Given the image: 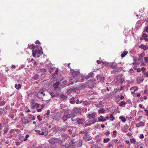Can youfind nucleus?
Instances as JSON below:
<instances>
[{"label": "nucleus", "instance_id": "72a5a7b5", "mask_svg": "<svg viewBox=\"0 0 148 148\" xmlns=\"http://www.w3.org/2000/svg\"><path fill=\"white\" fill-rule=\"evenodd\" d=\"M143 74L145 77H148V71L144 72Z\"/></svg>", "mask_w": 148, "mask_h": 148}, {"label": "nucleus", "instance_id": "5fc2aeb1", "mask_svg": "<svg viewBox=\"0 0 148 148\" xmlns=\"http://www.w3.org/2000/svg\"><path fill=\"white\" fill-rule=\"evenodd\" d=\"M116 130H114L113 132V134L115 136L116 135Z\"/></svg>", "mask_w": 148, "mask_h": 148}, {"label": "nucleus", "instance_id": "c85d7f7f", "mask_svg": "<svg viewBox=\"0 0 148 148\" xmlns=\"http://www.w3.org/2000/svg\"><path fill=\"white\" fill-rule=\"evenodd\" d=\"M105 110L103 108H100L98 111V112L100 113H104L105 112Z\"/></svg>", "mask_w": 148, "mask_h": 148}, {"label": "nucleus", "instance_id": "1a4fd4ad", "mask_svg": "<svg viewBox=\"0 0 148 148\" xmlns=\"http://www.w3.org/2000/svg\"><path fill=\"white\" fill-rule=\"evenodd\" d=\"M128 128V125H126L122 127L121 130L122 132L126 133L127 132Z\"/></svg>", "mask_w": 148, "mask_h": 148}, {"label": "nucleus", "instance_id": "2f4dec72", "mask_svg": "<svg viewBox=\"0 0 148 148\" xmlns=\"http://www.w3.org/2000/svg\"><path fill=\"white\" fill-rule=\"evenodd\" d=\"M130 142L132 144H135V142H136V140L134 138H133L130 139Z\"/></svg>", "mask_w": 148, "mask_h": 148}, {"label": "nucleus", "instance_id": "774afa93", "mask_svg": "<svg viewBox=\"0 0 148 148\" xmlns=\"http://www.w3.org/2000/svg\"><path fill=\"white\" fill-rule=\"evenodd\" d=\"M50 95H51V96L53 97H54L55 96V95H54V94L53 93V92H51L50 93Z\"/></svg>", "mask_w": 148, "mask_h": 148}, {"label": "nucleus", "instance_id": "4468645a", "mask_svg": "<svg viewBox=\"0 0 148 148\" xmlns=\"http://www.w3.org/2000/svg\"><path fill=\"white\" fill-rule=\"evenodd\" d=\"M40 95H42L44 96L45 95V93L43 92L42 91H40L38 92L37 94V97L38 98H40Z\"/></svg>", "mask_w": 148, "mask_h": 148}, {"label": "nucleus", "instance_id": "c756f323", "mask_svg": "<svg viewBox=\"0 0 148 148\" xmlns=\"http://www.w3.org/2000/svg\"><path fill=\"white\" fill-rule=\"evenodd\" d=\"M88 133V132L86 131H81L79 132V134H84V135H86Z\"/></svg>", "mask_w": 148, "mask_h": 148}, {"label": "nucleus", "instance_id": "37998d69", "mask_svg": "<svg viewBox=\"0 0 148 148\" xmlns=\"http://www.w3.org/2000/svg\"><path fill=\"white\" fill-rule=\"evenodd\" d=\"M146 68L145 67H142L141 68V70L143 71V73L144 72H145V71L146 70Z\"/></svg>", "mask_w": 148, "mask_h": 148}, {"label": "nucleus", "instance_id": "4c0bfd02", "mask_svg": "<svg viewBox=\"0 0 148 148\" xmlns=\"http://www.w3.org/2000/svg\"><path fill=\"white\" fill-rule=\"evenodd\" d=\"M77 142V141L75 139H73L71 142V144H74L76 143Z\"/></svg>", "mask_w": 148, "mask_h": 148}, {"label": "nucleus", "instance_id": "680f3d73", "mask_svg": "<svg viewBox=\"0 0 148 148\" xmlns=\"http://www.w3.org/2000/svg\"><path fill=\"white\" fill-rule=\"evenodd\" d=\"M97 63L98 64H101V63H102V62L100 61V60H97Z\"/></svg>", "mask_w": 148, "mask_h": 148}, {"label": "nucleus", "instance_id": "f257e3e1", "mask_svg": "<svg viewBox=\"0 0 148 148\" xmlns=\"http://www.w3.org/2000/svg\"><path fill=\"white\" fill-rule=\"evenodd\" d=\"M31 45L32 47H30L29 48L33 49L32 52L33 57H35L36 56L37 58H38L40 55L42 54L43 52L41 50L42 48L40 47V45H36V46L33 44Z\"/></svg>", "mask_w": 148, "mask_h": 148}, {"label": "nucleus", "instance_id": "603ef678", "mask_svg": "<svg viewBox=\"0 0 148 148\" xmlns=\"http://www.w3.org/2000/svg\"><path fill=\"white\" fill-rule=\"evenodd\" d=\"M145 111L146 112V114H145L146 116H148V111L147 110V108L145 109Z\"/></svg>", "mask_w": 148, "mask_h": 148}, {"label": "nucleus", "instance_id": "4be33fe9", "mask_svg": "<svg viewBox=\"0 0 148 148\" xmlns=\"http://www.w3.org/2000/svg\"><path fill=\"white\" fill-rule=\"evenodd\" d=\"M138 89V87L136 86H134L133 87L131 88L130 90H134L133 92H134L136 91H137Z\"/></svg>", "mask_w": 148, "mask_h": 148}, {"label": "nucleus", "instance_id": "9b49d317", "mask_svg": "<svg viewBox=\"0 0 148 148\" xmlns=\"http://www.w3.org/2000/svg\"><path fill=\"white\" fill-rule=\"evenodd\" d=\"M145 55V53L144 52H142L139 55L138 60L140 62H141L143 60V58Z\"/></svg>", "mask_w": 148, "mask_h": 148}, {"label": "nucleus", "instance_id": "3c124183", "mask_svg": "<svg viewBox=\"0 0 148 148\" xmlns=\"http://www.w3.org/2000/svg\"><path fill=\"white\" fill-rule=\"evenodd\" d=\"M139 137L140 139L143 138L144 137V136L143 134H140V136H139Z\"/></svg>", "mask_w": 148, "mask_h": 148}, {"label": "nucleus", "instance_id": "cd10ccee", "mask_svg": "<svg viewBox=\"0 0 148 148\" xmlns=\"http://www.w3.org/2000/svg\"><path fill=\"white\" fill-rule=\"evenodd\" d=\"M71 119L72 121H77V118H75V115H71Z\"/></svg>", "mask_w": 148, "mask_h": 148}, {"label": "nucleus", "instance_id": "49530a36", "mask_svg": "<svg viewBox=\"0 0 148 148\" xmlns=\"http://www.w3.org/2000/svg\"><path fill=\"white\" fill-rule=\"evenodd\" d=\"M144 32H147L148 33V26H147L145 28Z\"/></svg>", "mask_w": 148, "mask_h": 148}, {"label": "nucleus", "instance_id": "58836bf2", "mask_svg": "<svg viewBox=\"0 0 148 148\" xmlns=\"http://www.w3.org/2000/svg\"><path fill=\"white\" fill-rule=\"evenodd\" d=\"M142 36L143 38H146L148 37V35L147 34L143 33L142 34Z\"/></svg>", "mask_w": 148, "mask_h": 148}, {"label": "nucleus", "instance_id": "f704fd0d", "mask_svg": "<svg viewBox=\"0 0 148 148\" xmlns=\"http://www.w3.org/2000/svg\"><path fill=\"white\" fill-rule=\"evenodd\" d=\"M119 119H121L122 121L123 122H125L126 121L125 118L122 116L119 117Z\"/></svg>", "mask_w": 148, "mask_h": 148}, {"label": "nucleus", "instance_id": "f03ea898", "mask_svg": "<svg viewBox=\"0 0 148 148\" xmlns=\"http://www.w3.org/2000/svg\"><path fill=\"white\" fill-rule=\"evenodd\" d=\"M48 140L50 143L52 144H54L57 143L60 144L62 143V141L61 140L58 138H51Z\"/></svg>", "mask_w": 148, "mask_h": 148}, {"label": "nucleus", "instance_id": "de8ad7c7", "mask_svg": "<svg viewBox=\"0 0 148 148\" xmlns=\"http://www.w3.org/2000/svg\"><path fill=\"white\" fill-rule=\"evenodd\" d=\"M74 82L73 83L72 82V84H73L74 82H81V80H80V79L79 80V79H78L77 80L76 79L75 80V81L74 80Z\"/></svg>", "mask_w": 148, "mask_h": 148}, {"label": "nucleus", "instance_id": "e433bc0d", "mask_svg": "<svg viewBox=\"0 0 148 148\" xmlns=\"http://www.w3.org/2000/svg\"><path fill=\"white\" fill-rule=\"evenodd\" d=\"M46 70L45 69L42 68L40 69V71L41 72L44 73H45L46 72Z\"/></svg>", "mask_w": 148, "mask_h": 148}, {"label": "nucleus", "instance_id": "338daca9", "mask_svg": "<svg viewBox=\"0 0 148 148\" xmlns=\"http://www.w3.org/2000/svg\"><path fill=\"white\" fill-rule=\"evenodd\" d=\"M32 120H34L36 119L35 117L34 116L32 115Z\"/></svg>", "mask_w": 148, "mask_h": 148}, {"label": "nucleus", "instance_id": "6ab92c4d", "mask_svg": "<svg viewBox=\"0 0 148 148\" xmlns=\"http://www.w3.org/2000/svg\"><path fill=\"white\" fill-rule=\"evenodd\" d=\"M75 99L73 97H72L70 99V103L72 104H74L75 103Z\"/></svg>", "mask_w": 148, "mask_h": 148}, {"label": "nucleus", "instance_id": "a18cd8bd", "mask_svg": "<svg viewBox=\"0 0 148 148\" xmlns=\"http://www.w3.org/2000/svg\"><path fill=\"white\" fill-rule=\"evenodd\" d=\"M82 103V101H79L78 99H77L76 100V103L77 104H78L79 103Z\"/></svg>", "mask_w": 148, "mask_h": 148}, {"label": "nucleus", "instance_id": "0e129e2a", "mask_svg": "<svg viewBox=\"0 0 148 148\" xmlns=\"http://www.w3.org/2000/svg\"><path fill=\"white\" fill-rule=\"evenodd\" d=\"M128 136H130L132 135V134L131 133L128 132L126 134Z\"/></svg>", "mask_w": 148, "mask_h": 148}, {"label": "nucleus", "instance_id": "bb28decb", "mask_svg": "<svg viewBox=\"0 0 148 148\" xmlns=\"http://www.w3.org/2000/svg\"><path fill=\"white\" fill-rule=\"evenodd\" d=\"M114 145V143H109L108 144V145H107V147L108 148H110L112 147V148H113V145Z\"/></svg>", "mask_w": 148, "mask_h": 148}, {"label": "nucleus", "instance_id": "e2e57ef3", "mask_svg": "<svg viewBox=\"0 0 148 148\" xmlns=\"http://www.w3.org/2000/svg\"><path fill=\"white\" fill-rule=\"evenodd\" d=\"M50 113V110H48L47 111V112L46 114L47 115H49Z\"/></svg>", "mask_w": 148, "mask_h": 148}, {"label": "nucleus", "instance_id": "7c9ffc66", "mask_svg": "<svg viewBox=\"0 0 148 148\" xmlns=\"http://www.w3.org/2000/svg\"><path fill=\"white\" fill-rule=\"evenodd\" d=\"M39 75L38 74L35 75L32 77V78L34 80H37L38 79Z\"/></svg>", "mask_w": 148, "mask_h": 148}, {"label": "nucleus", "instance_id": "c03bdc74", "mask_svg": "<svg viewBox=\"0 0 148 148\" xmlns=\"http://www.w3.org/2000/svg\"><path fill=\"white\" fill-rule=\"evenodd\" d=\"M0 106H3L5 104V102L4 101H3L0 102Z\"/></svg>", "mask_w": 148, "mask_h": 148}, {"label": "nucleus", "instance_id": "ddd939ff", "mask_svg": "<svg viewBox=\"0 0 148 148\" xmlns=\"http://www.w3.org/2000/svg\"><path fill=\"white\" fill-rule=\"evenodd\" d=\"M74 111L76 113H79L81 112V109L75 107L73 109Z\"/></svg>", "mask_w": 148, "mask_h": 148}, {"label": "nucleus", "instance_id": "09e8293b", "mask_svg": "<svg viewBox=\"0 0 148 148\" xmlns=\"http://www.w3.org/2000/svg\"><path fill=\"white\" fill-rule=\"evenodd\" d=\"M21 143L19 142H15L16 145L17 146H18L20 145Z\"/></svg>", "mask_w": 148, "mask_h": 148}, {"label": "nucleus", "instance_id": "79ce46f5", "mask_svg": "<svg viewBox=\"0 0 148 148\" xmlns=\"http://www.w3.org/2000/svg\"><path fill=\"white\" fill-rule=\"evenodd\" d=\"M17 87L16 88V89L17 90H19L21 88V85L20 84H18Z\"/></svg>", "mask_w": 148, "mask_h": 148}, {"label": "nucleus", "instance_id": "b1692460", "mask_svg": "<svg viewBox=\"0 0 148 148\" xmlns=\"http://www.w3.org/2000/svg\"><path fill=\"white\" fill-rule=\"evenodd\" d=\"M109 118H110V121H113L115 119V117L113 116L112 114H111L110 115Z\"/></svg>", "mask_w": 148, "mask_h": 148}, {"label": "nucleus", "instance_id": "f3484780", "mask_svg": "<svg viewBox=\"0 0 148 148\" xmlns=\"http://www.w3.org/2000/svg\"><path fill=\"white\" fill-rule=\"evenodd\" d=\"M145 125V123L142 122H140L136 124L137 127H139L140 126H144Z\"/></svg>", "mask_w": 148, "mask_h": 148}, {"label": "nucleus", "instance_id": "a211bd4d", "mask_svg": "<svg viewBox=\"0 0 148 148\" xmlns=\"http://www.w3.org/2000/svg\"><path fill=\"white\" fill-rule=\"evenodd\" d=\"M92 75V73H90L87 75L85 76V78L86 80H87L89 78L91 77Z\"/></svg>", "mask_w": 148, "mask_h": 148}, {"label": "nucleus", "instance_id": "473e14b6", "mask_svg": "<svg viewBox=\"0 0 148 148\" xmlns=\"http://www.w3.org/2000/svg\"><path fill=\"white\" fill-rule=\"evenodd\" d=\"M103 119V117L102 116H100V117L98 118L99 121V122H102Z\"/></svg>", "mask_w": 148, "mask_h": 148}, {"label": "nucleus", "instance_id": "9d476101", "mask_svg": "<svg viewBox=\"0 0 148 148\" xmlns=\"http://www.w3.org/2000/svg\"><path fill=\"white\" fill-rule=\"evenodd\" d=\"M101 75H98L96 76L97 80H99V82H104L105 78L104 77H100Z\"/></svg>", "mask_w": 148, "mask_h": 148}, {"label": "nucleus", "instance_id": "8fccbe9b", "mask_svg": "<svg viewBox=\"0 0 148 148\" xmlns=\"http://www.w3.org/2000/svg\"><path fill=\"white\" fill-rule=\"evenodd\" d=\"M31 103H32L31 105H33L34 104L35 101L34 99H32L31 100Z\"/></svg>", "mask_w": 148, "mask_h": 148}, {"label": "nucleus", "instance_id": "c9c22d12", "mask_svg": "<svg viewBox=\"0 0 148 148\" xmlns=\"http://www.w3.org/2000/svg\"><path fill=\"white\" fill-rule=\"evenodd\" d=\"M110 139L108 138H105L103 141L104 143H107L110 141Z\"/></svg>", "mask_w": 148, "mask_h": 148}, {"label": "nucleus", "instance_id": "2eb2a0df", "mask_svg": "<svg viewBox=\"0 0 148 148\" xmlns=\"http://www.w3.org/2000/svg\"><path fill=\"white\" fill-rule=\"evenodd\" d=\"M39 104L38 103H35L33 105H31V108H38L39 107Z\"/></svg>", "mask_w": 148, "mask_h": 148}, {"label": "nucleus", "instance_id": "6e6d98bb", "mask_svg": "<svg viewBox=\"0 0 148 148\" xmlns=\"http://www.w3.org/2000/svg\"><path fill=\"white\" fill-rule=\"evenodd\" d=\"M124 81V79L123 78H121L120 79V82L121 83V84H122L123 83Z\"/></svg>", "mask_w": 148, "mask_h": 148}, {"label": "nucleus", "instance_id": "39448f33", "mask_svg": "<svg viewBox=\"0 0 148 148\" xmlns=\"http://www.w3.org/2000/svg\"><path fill=\"white\" fill-rule=\"evenodd\" d=\"M71 114H67L64 115L62 117V119L64 122L66 121L68 119L71 118Z\"/></svg>", "mask_w": 148, "mask_h": 148}, {"label": "nucleus", "instance_id": "a19ab883", "mask_svg": "<svg viewBox=\"0 0 148 148\" xmlns=\"http://www.w3.org/2000/svg\"><path fill=\"white\" fill-rule=\"evenodd\" d=\"M145 62L146 63L148 62V56L147 57H145L144 58Z\"/></svg>", "mask_w": 148, "mask_h": 148}, {"label": "nucleus", "instance_id": "bf43d9fd", "mask_svg": "<svg viewBox=\"0 0 148 148\" xmlns=\"http://www.w3.org/2000/svg\"><path fill=\"white\" fill-rule=\"evenodd\" d=\"M110 134V132L108 131H107L106 133L105 134L107 136H108Z\"/></svg>", "mask_w": 148, "mask_h": 148}, {"label": "nucleus", "instance_id": "a878e982", "mask_svg": "<svg viewBox=\"0 0 148 148\" xmlns=\"http://www.w3.org/2000/svg\"><path fill=\"white\" fill-rule=\"evenodd\" d=\"M128 52L127 51H124L123 52L121 55V56L122 58L124 57L127 53Z\"/></svg>", "mask_w": 148, "mask_h": 148}, {"label": "nucleus", "instance_id": "423d86ee", "mask_svg": "<svg viewBox=\"0 0 148 148\" xmlns=\"http://www.w3.org/2000/svg\"><path fill=\"white\" fill-rule=\"evenodd\" d=\"M85 120L84 118L82 119L77 118V121L78 124H82L83 125H84L83 122L85 121Z\"/></svg>", "mask_w": 148, "mask_h": 148}, {"label": "nucleus", "instance_id": "052dcab7", "mask_svg": "<svg viewBox=\"0 0 148 148\" xmlns=\"http://www.w3.org/2000/svg\"><path fill=\"white\" fill-rule=\"evenodd\" d=\"M40 115H38L37 116V118L39 120V121H40L42 120L41 119H40Z\"/></svg>", "mask_w": 148, "mask_h": 148}, {"label": "nucleus", "instance_id": "aec40b11", "mask_svg": "<svg viewBox=\"0 0 148 148\" xmlns=\"http://www.w3.org/2000/svg\"><path fill=\"white\" fill-rule=\"evenodd\" d=\"M59 84V82H56L53 84V87L56 89L58 88Z\"/></svg>", "mask_w": 148, "mask_h": 148}, {"label": "nucleus", "instance_id": "0eeeda50", "mask_svg": "<svg viewBox=\"0 0 148 148\" xmlns=\"http://www.w3.org/2000/svg\"><path fill=\"white\" fill-rule=\"evenodd\" d=\"M139 47L143 50L144 51L148 50V45L141 44Z\"/></svg>", "mask_w": 148, "mask_h": 148}, {"label": "nucleus", "instance_id": "412c9836", "mask_svg": "<svg viewBox=\"0 0 148 148\" xmlns=\"http://www.w3.org/2000/svg\"><path fill=\"white\" fill-rule=\"evenodd\" d=\"M126 103V102L123 101H121L119 103V106H120L123 107L124 105H125Z\"/></svg>", "mask_w": 148, "mask_h": 148}, {"label": "nucleus", "instance_id": "dca6fc26", "mask_svg": "<svg viewBox=\"0 0 148 148\" xmlns=\"http://www.w3.org/2000/svg\"><path fill=\"white\" fill-rule=\"evenodd\" d=\"M21 121L23 123H24L25 124H28L30 122V121H27L26 119L25 118H23L21 119Z\"/></svg>", "mask_w": 148, "mask_h": 148}, {"label": "nucleus", "instance_id": "6e6552de", "mask_svg": "<svg viewBox=\"0 0 148 148\" xmlns=\"http://www.w3.org/2000/svg\"><path fill=\"white\" fill-rule=\"evenodd\" d=\"M92 138L91 136L88 135V133L86 135H84L83 137V139L86 141H87L91 140Z\"/></svg>", "mask_w": 148, "mask_h": 148}, {"label": "nucleus", "instance_id": "f8f14e48", "mask_svg": "<svg viewBox=\"0 0 148 148\" xmlns=\"http://www.w3.org/2000/svg\"><path fill=\"white\" fill-rule=\"evenodd\" d=\"M117 64L115 62H112L110 64V66L112 69L116 68L117 67Z\"/></svg>", "mask_w": 148, "mask_h": 148}, {"label": "nucleus", "instance_id": "4d7b16f0", "mask_svg": "<svg viewBox=\"0 0 148 148\" xmlns=\"http://www.w3.org/2000/svg\"><path fill=\"white\" fill-rule=\"evenodd\" d=\"M118 139H114V142L116 144L117 143H118Z\"/></svg>", "mask_w": 148, "mask_h": 148}, {"label": "nucleus", "instance_id": "5701e85b", "mask_svg": "<svg viewBox=\"0 0 148 148\" xmlns=\"http://www.w3.org/2000/svg\"><path fill=\"white\" fill-rule=\"evenodd\" d=\"M60 97V99H62V100H66L67 98V96H65L63 95H61Z\"/></svg>", "mask_w": 148, "mask_h": 148}, {"label": "nucleus", "instance_id": "7ed1b4c3", "mask_svg": "<svg viewBox=\"0 0 148 148\" xmlns=\"http://www.w3.org/2000/svg\"><path fill=\"white\" fill-rule=\"evenodd\" d=\"M97 121V119H94L91 121L88 120L84 123V124L83 125V127L85 128L86 127L91 125L92 124H94Z\"/></svg>", "mask_w": 148, "mask_h": 148}, {"label": "nucleus", "instance_id": "864d4df0", "mask_svg": "<svg viewBox=\"0 0 148 148\" xmlns=\"http://www.w3.org/2000/svg\"><path fill=\"white\" fill-rule=\"evenodd\" d=\"M102 63L105 65H108V63L107 62H102Z\"/></svg>", "mask_w": 148, "mask_h": 148}, {"label": "nucleus", "instance_id": "13d9d810", "mask_svg": "<svg viewBox=\"0 0 148 148\" xmlns=\"http://www.w3.org/2000/svg\"><path fill=\"white\" fill-rule=\"evenodd\" d=\"M35 132H36L37 133H38L39 134H40V131L39 130H35Z\"/></svg>", "mask_w": 148, "mask_h": 148}, {"label": "nucleus", "instance_id": "69168bd1", "mask_svg": "<svg viewBox=\"0 0 148 148\" xmlns=\"http://www.w3.org/2000/svg\"><path fill=\"white\" fill-rule=\"evenodd\" d=\"M68 132L70 134H72V130L71 129H69L68 130Z\"/></svg>", "mask_w": 148, "mask_h": 148}, {"label": "nucleus", "instance_id": "ea45409f", "mask_svg": "<svg viewBox=\"0 0 148 148\" xmlns=\"http://www.w3.org/2000/svg\"><path fill=\"white\" fill-rule=\"evenodd\" d=\"M29 137V134L26 135L25 138L23 139V140L24 141H26L27 140V138Z\"/></svg>", "mask_w": 148, "mask_h": 148}, {"label": "nucleus", "instance_id": "20e7f679", "mask_svg": "<svg viewBox=\"0 0 148 148\" xmlns=\"http://www.w3.org/2000/svg\"><path fill=\"white\" fill-rule=\"evenodd\" d=\"M96 114V113L95 112L87 114V118L90 119H97L96 118H95Z\"/></svg>", "mask_w": 148, "mask_h": 148}, {"label": "nucleus", "instance_id": "393cba45", "mask_svg": "<svg viewBox=\"0 0 148 148\" xmlns=\"http://www.w3.org/2000/svg\"><path fill=\"white\" fill-rule=\"evenodd\" d=\"M114 69L111 71V74L114 73H116L118 72L119 70V69L118 68H116Z\"/></svg>", "mask_w": 148, "mask_h": 148}]
</instances>
